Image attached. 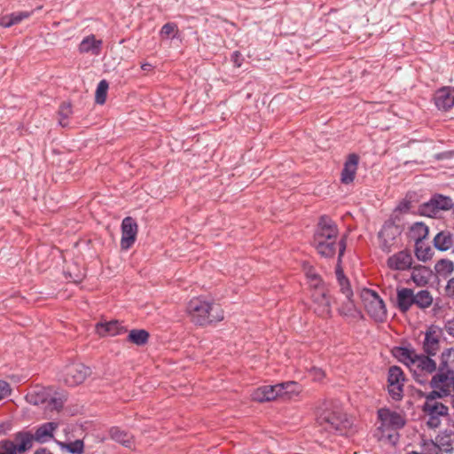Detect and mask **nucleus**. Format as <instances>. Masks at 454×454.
<instances>
[{
  "label": "nucleus",
  "mask_w": 454,
  "mask_h": 454,
  "mask_svg": "<svg viewBox=\"0 0 454 454\" xmlns=\"http://www.w3.org/2000/svg\"><path fill=\"white\" fill-rule=\"evenodd\" d=\"M393 355L410 370L415 381L419 384H427L430 376L437 370L434 356L418 353L411 347L395 348Z\"/></svg>",
  "instance_id": "nucleus-1"
},
{
  "label": "nucleus",
  "mask_w": 454,
  "mask_h": 454,
  "mask_svg": "<svg viewBox=\"0 0 454 454\" xmlns=\"http://www.w3.org/2000/svg\"><path fill=\"white\" fill-rule=\"evenodd\" d=\"M190 320L196 325L206 326L224 318V312L219 304L203 297L192 298L186 306Z\"/></svg>",
  "instance_id": "nucleus-2"
},
{
  "label": "nucleus",
  "mask_w": 454,
  "mask_h": 454,
  "mask_svg": "<svg viewBox=\"0 0 454 454\" xmlns=\"http://www.w3.org/2000/svg\"><path fill=\"white\" fill-rule=\"evenodd\" d=\"M379 426L376 436L380 441H387L395 444L398 439L397 431L405 425L403 415L389 409L378 411Z\"/></svg>",
  "instance_id": "nucleus-3"
},
{
  "label": "nucleus",
  "mask_w": 454,
  "mask_h": 454,
  "mask_svg": "<svg viewBox=\"0 0 454 454\" xmlns=\"http://www.w3.org/2000/svg\"><path fill=\"white\" fill-rule=\"evenodd\" d=\"M360 298L364 310L372 319L376 322L386 321V304L375 291L364 288L360 293Z\"/></svg>",
  "instance_id": "nucleus-4"
},
{
  "label": "nucleus",
  "mask_w": 454,
  "mask_h": 454,
  "mask_svg": "<svg viewBox=\"0 0 454 454\" xmlns=\"http://www.w3.org/2000/svg\"><path fill=\"white\" fill-rule=\"evenodd\" d=\"M339 231L335 223L328 216L320 217L317 231L314 234V247L318 254H329L331 249L325 246L323 240L338 239Z\"/></svg>",
  "instance_id": "nucleus-5"
},
{
  "label": "nucleus",
  "mask_w": 454,
  "mask_h": 454,
  "mask_svg": "<svg viewBox=\"0 0 454 454\" xmlns=\"http://www.w3.org/2000/svg\"><path fill=\"white\" fill-rule=\"evenodd\" d=\"M30 436L18 432L12 440L2 441V454H21L31 450Z\"/></svg>",
  "instance_id": "nucleus-6"
},
{
  "label": "nucleus",
  "mask_w": 454,
  "mask_h": 454,
  "mask_svg": "<svg viewBox=\"0 0 454 454\" xmlns=\"http://www.w3.org/2000/svg\"><path fill=\"white\" fill-rule=\"evenodd\" d=\"M452 200L440 194L433 196L429 201L420 207V213L428 217H435L441 211H446L452 207Z\"/></svg>",
  "instance_id": "nucleus-7"
},
{
  "label": "nucleus",
  "mask_w": 454,
  "mask_h": 454,
  "mask_svg": "<svg viewBox=\"0 0 454 454\" xmlns=\"http://www.w3.org/2000/svg\"><path fill=\"white\" fill-rule=\"evenodd\" d=\"M90 373V367L82 364H73L66 367L63 380L67 385L74 387L82 383Z\"/></svg>",
  "instance_id": "nucleus-8"
},
{
  "label": "nucleus",
  "mask_w": 454,
  "mask_h": 454,
  "mask_svg": "<svg viewBox=\"0 0 454 454\" xmlns=\"http://www.w3.org/2000/svg\"><path fill=\"white\" fill-rule=\"evenodd\" d=\"M311 300L315 313L321 317H330L332 316V305L327 289H317L312 292Z\"/></svg>",
  "instance_id": "nucleus-9"
},
{
  "label": "nucleus",
  "mask_w": 454,
  "mask_h": 454,
  "mask_svg": "<svg viewBox=\"0 0 454 454\" xmlns=\"http://www.w3.org/2000/svg\"><path fill=\"white\" fill-rule=\"evenodd\" d=\"M343 417L344 416L339 412L325 410L317 417V423L324 427L325 430L341 431L342 428L347 427V420Z\"/></svg>",
  "instance_id": "nucleus-10"
},
{
  "label": "nucleus",
  "mask_w": 454,
  "mask_h": 454,
  "mask_svg": "<svg viewBox=\"0 0 454 454\" xmlns=\"http://www.w3.org/2000/svg\"><path fill=\"white\" fill-rule=\"evenodd\" d=\"M442 335V329L431 325L425 333V337L422 341V349L424 354L435 356L440 349V339Z\"/></svg>",
  "instance_id": "nucleus-11"
},
{
  "label": "nucleus",
  "mask_w": 454,
  "mask_h": 454,
  "mask_svg": "<svg viewBox=\"0 0 454 454\" xmlns=\"http://www.w3.org/2000/svg\"><path fill=\"white\" fill-rule=\"evenodd\" d=\"M138 226L136 221L127 216L121 223V247L124 250L129 249L137 239Z\"/></svg>",
  "instance_id": "nucleus-12"
},
{
  "label": "nucleus",
  "mask_w": 454,
  "mask_h": 454,
  "mask_svg": "<svg viewBox=\"0 0 454 454\" xmlns=\"http://www.w3.org/2000/svg\"><path fill=\"white\" fill-rule=\"evenodd\" d=\"M58 427L59 424L56 422H46L37 427L35 430V433H31L29 431L21 432L27 434L30 436V444L32 448L34 442L45 443L52 440L54 437L53 434L58 429Z\"/></svg>",
  "instance_id": "nucleus-13"
},
{
  "label": "nucleus",
  "mask_w": 454,
  "mask_h": 454,
  "mask_svg": "<svg viewBox=\"0 0 454 454\" xmlns=\"http://www.w3.org/2000/svg\"><path fill=\"white\" fill-rule=\"evenodd\" d=\"M401 231L398 226L393 223H386L379 232V244L383 251L389 252L390 248L395 244Z\"/></svg>",
  "instance_id": "nucleus-14"
},
{
  "label": "nucleus",
  "mask_w": 454,
  "mask_h": 454,
  "mask_svg": "<svg viewBox=\"0 0 454 454\" xmlns=\"http://www.w3.org/2000/svg\"><path fill=\"white\" fill-rule=\"evenodd\" d=\"M55 395L56 393L53 391V389L49 387L42 389L36 393L37 396L35 400H33V394H30L28 398H30V402H33L35 404L48 403V406L51 410L59 411L62 407L64 401L61 397H57Z\"/></svg>",
  "instance_id": "nucleus-15"
},
{
  "label": "nucleus",
  "mask_w": 454,
  "mask_h": 454,
  "mask_svg": "<svg viewBox=\"0 0 454 454\" xmlns=\"http://www.w3.org/2000/svg\"><path fill=\"white\" fill-rule=\"evenodd\" d=\"M432 389H439L442 391V395H449L452 390H454V379L450 377L446 371H440L439 372L432 375L429 378L428 382Z\"/></svg>",
  "instance_id": "nucleus-16"
},
{
  "label": "nucleus",
  "mask_w": 454,
  "mask_h": 454,
  "mask_svg": "<svg viewBox=\"0 0 454 454\" xmlns=\"http://www.w3.org/2000/svg\"><path fill=\"white\" fill-rule=\"evenodd\" d=\"M346 249V245L344 241H341L339 245V258L338 264L335 270V275L337 278L338 285L340 286V292L345 295V297H352L353 291L350 286V283L348 278L344 275L343 270L340 267V258L344 254Z\"/></svg>",
  "instance_id": "nucleus-17"
},
{
  "label": "nucleus",
  "mask_w": 454,
  "mask_h": 454,
  "mask_svg": "<svg viewBox=\"0 0 454 454\" xmlns=\"http://www.w3.org/2000/svg\"><path fill=\"white\" fill-rule=\"evenodd\" d=\"M282 387L279 384L262 386L253 392L252 399L260 403L273 401L280 396Z\"/></svg>",
  "instance_id": "nucleus-18"
},
{
  "label": "nucleus",
  "mask_w": 454,
  "mask_h": 454,
  "mask_svg": "<svg viewBox=\"0 0 454 454\" xmlns=\"http://www.w3.org/2000/svg\"><path fill=\"white\" fill-rule=\"evenodd\" d=\"M412 256L408 251H400L387 259V266L394 270H405L411 267Z\"/></svg>",
  "instance_id": "nucleus-19"
},
{
  "label": "nucleus",
  "mask_w": 454,
  "mask_h": 454,
  "mask_svg": "<svg viewBox=\"0 0 454 454\" xmlns=\"http://www.w3.org/2000/svg\"><path fill=\"white\" fill-rule=\"evenodd\" d=\"M434 103L438 109L447 111L454 106V88L443 87L434 94Z\"/></svg>",
  "instance_id": "nucleus-20"
},
{
  "label": "nucleus",
  "mask_w": 454,
  "mask_h": 454,
  "mask_svg": "<svg viewBox=\"0 0 454 454\" xmlns=\"http://www.w3.org/2000/svg\"><path fill=\"white\" fill-rule=\"evenodd\" d=\"M103 41L97 39L94 35L85 36L78 46L80 53H89L98 56L102 51Z\"/></svg>",
  "instance_id": "nucleus-21"
},
{
  "label": "nucleus",
  "mask_w": 454,
  "mask_h": 454,
  "mask_svg": "<svg viewBox=\"0 0 454 454\" xmlns=\"http://www.w3.org/2000/svg\"><path fill=\"white\" fill-rule=\"evenodd\" d=\"M359 157L355 154H349L341 172L340 180L343 184H350L354 181L357 166H358Z\"/></svg>",
  "instance_id": "nucleus-22"
},
{
  "label": "nucleus",
  "mask_w": 454,
  "mask_h": 454,
  "mask_svg": "<svg viewBox=\"0 0 454 454\" xmlns=\"http://www.w3.org/2000/svg\"><path fill=\"white\" fill-rule=\"evenodd\" d=\"M434 246L439 251H454V234L450 231H442L434 238Z\"/></svg>",
  "instance_id": "nucleus-23"
},
{
  "label": "nucleus",
  "mask_w": 454,
  "mask_h": 454,
  "mask_svg": "<svg viewBox=\"0 0 454 454\" xmlns=\"http://www.w3.org/2000/svg\"><path fill=\"white\" fill-rule=\"evenodd\" d=\"M96 332L99 336H115L126 332V329L118 321L98 323Z\"/></svg>",
  "instance_id": "nucleus-24"
},
{
  "label": "nucleus",
  "mask_w": 454,
  "mask_h": 454,
  "mask_svg": "<svg viewBox=\"0 0 454 454\" xmlns=\"http://www.w3.org/2000/svg\"><path fill=\"white\" fill-rule=\"evenodd\" d=\"M433 271L426 266L418 265L412 268L411 279L418 286H425L428 284Z\"/></svg>",
  "instance_id": "nucleus-25"
},
{
  "label": "nucleus",
  "mask_w": 454,
  "mask_h": 454,
  "mask_svg": "<svg viewBox=\"0 0 454 454\" xmlns=\"http://www.w3.org/2000/svg\"><path fill=\"white\" fill-rule=\"evenodd\" d=\"M398 308L402 312H406L414 305V292L409 288H402L396 295Z\"/></svg>",
  "instance_id": "nucleus-26"
},
{
  "label": "nucleus",
  "mask_w": 454,
  "mask_h": 454,
  "mask_svg": "<svg viewBox=\"0 0 454 454\" xmlns=\"http://www.w3.org/2000/svg\"><path fill=\"white\" fill-rule=\"evenodd\" d=\"M338 311L340 316L347 318L357 319L361 317V312L354 303L352 297H346V301L338 308Z\"/></svg>",
  "instance_id": "nucleus-27"
},
{
  "label": "nucleus",
  "mask_w": 454,
  "mask_h": 454,
  "mask_svg": "<svg viewBox=\"0 0 454 454\" xmlns=\"http://www.w3.org/2000/svg\"><path fill=\"white\" fill-rule=\"evenodd\" d=\"M439 371H454V348H447L440 356Z\"/></svg>",
  "instance_id": "nucleus-28"
},
{
  "label": "nucleus",
  "mask_w": 454,
  "mask_h": 454,
  "mask_svg": "<svg viewBox=\"0 0 454 454\" xmlns=\"http://www.w3.org/2000/svg\"><path fill=\"white\" fill-rule=\"evenodd\" d=\"M110 436L111 439L115 441L116 442H119L122 444L123 446L127 448H132L134 445V441L132 435H130L129 433L121 430L118 427H113L110 430Z\"/></svg>",
  "instance_id": "nucleus-29"
},
{
  "label": "nucleus",
  "mask_w": 454,
  "mask_h": 454,
  "mask_svg": "<svg viewBox=\"0 0 454 454\" xmlns=\"http://www.w3.org/2000/svg\"><path fill=\"white\" fill-rule=\"evenodd\" d=\"M434 270L437 277L447 278L454 271V262L449 259H441L436 262Z\"/></svg>",
  "instance_id": "nucleus-30"
},
{
  "label": "nucleus",
  "mask_w": 454,
  "mask_h": 454,
  "mask_svg": "<svg viewBox=\"0 0 454 454\" xmlns=\"http://www.w3.org/2000/svg\"><path fill=\"white\" fill-rule=\"evenodd\" d=\"M33 12H18L9 16L2 17V27H9L14 24L21 22L23 20L28 19Z\"/></svg>",
  "instance_id": "nucleus-31"
},
{
  "label": "nucleus",
  "mask_w": 454,
  "mask_h": 454,
  "mask_svg": "<svg viewBox=\"0 0 454 454\" xmlns=\"http://www.w3.org/2000/svg\"><path fill=\"white\" fill-rule=\"evenodd\" d=\"M433 301V296L427 290H420L417 294H414V304L419 309H425L429 308Z\"/></svg>",
  "instance_id": "nucleus-32"
},
{
  "label": "nucleus",
  "mask_w": 454,
  "mask_h": 454,
  "mask_svg": "<svg viewBox=\"0 0 454 454\" xmlns=\"http://www.w3.org/2000/svg\"><path fill=\"white\" fill-rule=\"evenodd\" d=\"M279 386L283 387L280 390L279 397H286L290 399L295 395H298L301 391V386L295 381L279 383Z\"/></svg>",
  "instance_id": "nucleus-33"
},
{
  "label": "nucleus",
  "mask_w": 454,
  "mask_h": 454,
  "mask_svg": "<svg viewBox=\"0 0 454 454\" xmlns=\"http://www.w3.org/2000/svg\"><path fill=\"white\" fill-rule=\"evenodd\" d=\"M306 277L311 293L317 292V289H326L320 276L315 271L314 269H308L306 271Z\"/></svg>",
  "instance_id": "nucleus-34"
},
{
  "label": "nucleus",
  "mask_w": 454,
  "mask_h": 454,
  "mask_svg": "<svg viewBox=\"0 0 454 454\" xmlns=\"http://www.w3.org/2000/svg\"><path fill=\"white\" fill-rule=\"evenodd\" d=\"M149 339V333L144 329H134L129 333L128 341L137 346L145 345Z\"/></svg>",
  "instance_id": "nucleus-35"
},
{
  "label": "nucleus",
  "mask_w": 454,
  "mask_h": 454,
  "mask_svg": "<svg viewBox=\"0 0 454 454\" xmlns=\"http://www.w3.org/2000/svg\"><path fill=\"white\" fill-rule=\"evenodd\" d=\"M424 411L428 414L443 417L448 414V407L439 402H426L424 404Z\"/></svg>",
  "instance_id": "nucleus-36"
},
{
  "label": "nucleus",
  "mask_w": 454,
  "mask_h": 454,
  "mask_svg": "<svg viewBox=\"0 0 454 454\" xmlns=\"http://www.w3.org/2000/svg\"><path fill=\"white\" fill-rule=\"evenodd\" d=\"M428 227L422 223H416L411 228V237L415 240V243L424 241L428 236Z\"/></svg>",
  "instance_id": "nucleus-37"
},
{
  "label": "nucleus",
  "mask_w": 454,
  "mask_h": 454,
  "mask_svg": "<svg viewBox=\"0 0 454 454\" xmlns=\"http://www.w3.org/2000/svg\"><path fill=\"white\" fill-rule=\"evenodd\" d=\"M415 254L419 261L427 262L433 256L431 247L424 241L415 243Z\"/></svg>",
  "instance_id": "nucleus-38"
},
{
  "label": "nucleus",
  "mask_w": 454,
  "mask_h": 454,
  "mask_svg": "<svg viewBox=\"0 0 454 454\" xmlns=\"http://www.w3.org/2000/svg\"><path fill=\"white\" fill-rule=\"evenodd\" d=\"M387 382L404 384V375L400 367L392 366L389 368Z\"/></svg>",
  "instance_id": "nucleus-39"
},
{
  "label": "nucleus",
  "mask_w": 454,
  "mask_h": 454,
  "mask_svg": "<svg viewBox=\"0 0 454 454\" xmlns=\"http://www.w3.org/2000/svg\"><path fill=\"white\" fill-rule=\"evenodd\" d=\"M107 90H108V82L106 80H102L98 84L97 90H96V102L98 104L103 105L106 102V95H107Z\"/></svg>",
  "instance_id": "nucleus-40"
},
{
  "label": "nucleus",
  "mask_w": 454,
  "mask_h": 454,
  "mask_svg": "<svg viewBox=\"0 0 454 454\" xmlns=\"http://www.w3.org/2000/svg\"><path fill=\"white\" fill-rule=\"evenodd\" d=\"M388 393L394 400H400L403 397V384L388 383Z\"/></svg>",
  "instance_id": "nucleus-41"
},
{
  "label": "nucleus",
  "mask_w": 454,
  "mask_h": 454,
  "mask_svg": "<svg viewBox=\"0 0 454 454\" xmlns=\"http://www.w3.org/2000/svg\"><path fill=\"white\" fill-rule=\"evenodd\" d=\"M440 446L433 441H424L422 444V454H439Z\"/></svg>",
  "instance_id": "nucleus-42"
},
{
  "label": "nucleus",
  "mask_w": 454,
  "mask_h": 454,
  "mask_svg": "<svg viewBox=\"0 0 454 454\" xmlns=\"http://www.w3.org/2000/svg\"><path fill=\"white\" fill-rule=\"evenodd\" d=\"M341 241H345L344 239H341L340 241L337 244V239H325L323 240V243L325 246H327L328 249H331V253L329 254H320L322 256H325V257H333L334 254H335V252H336V249H337V247H339V245ZM346 244V242H344Z\"/></svg>",
  "instance_id": "nucleus-43"
},
{
  "label": "nucleus",
  "mask_w": 454,
  "mask_h": 454,
  "mask_svg": "<svg viewBox=\"0 0 454 454\" xmlns=\"http://www.w3.org/2000/svg\"><path fill=\"white\" fill-rule=\"evenodd\" d=\"M61 445L71 453H82L84 447L83 442L81 440H76L69 443H62Z\"/></svg>",
  "instance_id": "nucleus-44"
},
{
  "label": "nucleus",
  "mask_w": 454,
  "mask_h": 454,
  "mask_svg": "<svg viewBox=\"0 0 454 454\" xmlns=\"http://www.w3.org/2000/svg\"><path fill=\"white\" fill-rule=\"evenodd\" d=\"M59 113L61 117L59 120V123L62 126H66L67 122L65 121V120L67 119L72 114L71 105L68 103H63L59 107Z\"/></svg>",
  "instance_id": "nucleus-45"
},
{
  "label": "nucleus",
  "mask_w": 454,
  "mask_h": 454,
  "mask_svg": "<svg viewBox=\"0 0 454 454\" xmlns=\"http://www.w3.org/2000/svg\"><path fill=\"white\" fill-rule=\"evenodd\" d=\"M309 376L314 381H321L325 377V372L321 368L313 366L309 370Z\"/></svg>",
  "instance_id": "nucleus-46"
},
{
  "label": "nucleus",
  "mask_w": 454,
  "mask_h": 454,
  "mask_svg": "<svg viewBox=\"0 0 454 454\" xmlns=\"http://www.w3.org/2000/svg\"><path fill=\"white\" fill-rule=\"evenodd\" d=\"M176 32L177 27L174 23L165 24L160 30V34L164 37H169L170 35H174Z\"/></svg>",
  "instance_id": "nucleus-47"
},
{
  "label": "nucleus",
  "mask_w": 454,
  "mask_h": 454,
  "mask_svg": "<svg viewBox=\"0 0 454 454\" xmlns=\"http://www.w3.org/2000/svg\"><path fill=\"white\" fill-rule=\"evenodd\" d=\"M444 294L449 299L454 301V277L450 278L444 287Z\"/></svg>",
  "instance_id": "nucleus-48"
},
{
  "label": "nucleus",
  "mask_w": 454,
  "mask_h": 454,
  "mask_svg": "<svg viewBox=\"0 0 454 454\" xmlns=\"http://www.w3.org/2000/svg\"><path fill=\"white\" fill-rule=\"evenodd\" d=\"M427 427L430 428H437L441 424V417L433 415V414H428V413H427Z\"/></svg>",
  "instance_id": "nucleus-49"
},
{
  "label": "nucleus",
  "mask_w": 454,
  "mask_h": 454,
  "mask_svg": "<svg viewBox=\"0 0 454 454\" xmlns=\"http://www.w3.org/2000/svg\"><path fill=\"white\" fill-rule=\"evenodd\" d=\"M443 396H447L446 395H442V391L439 389H433L430 393H428L426 396L427 401L429 402L432 400V402H436V398H442Z\"/></svg>",
  "instance_id": "nucleus-50"
},
{
  "label": "nucleus",
  "mask_w": 454,
  "mask_h": 454,
  "mask_svg": "<svg viewBox=\"0 0 454 454\" xmlns=\"http://www.w3.org/2000/svg\"><path fill=\"white\" fill-rule=\"evenodd\" d=\"M443 329L450 336L454 337V317L445 323Z\"/></svg>",
  "instance_id": "nucleus-51"
},
{
  "label": "nucleus",
  "mask_w": 454,
  "mask_h": 454,
  "mask_svg": "<svg viewBox=\"0 0 454 454\" xmlns=\"http://www.w3.org/2000/svg\"><path fill=\"white\" fill-rule=\"evenodd\" d=\"M12 388L9 384L2 381V399L11 395Z\"/></svg>",
  "instance_id": "nucleus-52"
},
{
  "label": "nucleus",
  "mask_w": 454,
  "mask_h": 454,
  "mask_svg": "<svg viewBox=\"0 0 454 454\" xmlns=\"http://www.w3.org/2000/svg\"><path fill=\"white\" fill-rule=\"evenodd\" d=\"M14 408V404L12 402L5 403L4 405H2V411L4 409V411H12Z\"/></svg>",
  "instance_id": "nucleus-53"
},
{
  "label": "nucleus",
  "mask_w": 454,
  "mask_h": 454,
  "mask_svg": "<svg viewBox=\"0 0 454 454\" xmlns=\"http://www.w3.org/2000/svg\"><path fill=\"white\" fill-rule=\"evenodd\" d=\"M34 454H52L50 450L45 448L37 450Z\"/></svg>",
  "instance_id": "nucleus-54"
},
{
  "label": "nucleus",
  "mask_w": 454,
  "mask_h": 454,
  "mask_svg": "<svg viewBox=\"0 0 454 454\" xmlns=\"http://www.w3.org/2000/svg\"><path fill=\"white\" fill-rule=\"evenodd\" d=\"M398 208L402 210H408L409 209V202H403L399 205Z\"/></svg>",
  "instance_id": "nucleus-55"
},
{
  "label": "nucleus",
  "mask_w": 454,
  "mask_h": 454,
  "mask_svg": "<svg viewBox=\"0 0 454 454\" xmlns=\"http://www.w3.org/2000/svg\"><path fill=\"white\" fill-rule=\"evenodd\" d=\"M150 67H151V65H150V64H148V63L143 64V65L141 66V68H142L143 70H149V69H150Z\"/></svg>",
  "instance_id": "nucleus-56"
},
{
  "label": "nucleus",
  "mask_w": 454,
  "mask_h": 454,
  "mask_svg": "<svg viewBox=\"0 0 454 454\" xmlns=\"http://www.w3.org/2000/svg\"><path fill=\"white\" fill-rule=\"evenodd\" d=\"M10 428H11V425L10 424H8L6 427L4 424H2V431L3 430H9Z\"/></svg>",
  "instance_id": "nucleus-57"
},
{
  "label": "nucleus",
  "mask_w": 454,
  "mask_h": 454,
  "mask_svg": "<svg viewBox=\"0 0 454 454\" xmlns=\"http://www.w3.org/2000/svg\"><path fill=\"white\" fill-rule=\"evenodd\" d=\"M443 450H444L445 452H450V451L451 450V448H448V447H446V448H444V449H443Z\"/></svg>",
  "instance_id": "nucleus-58"
},
{
  "label": "nucleus",
  "mask_w": 454,
  "mask_h": 454,
  "mask_svg": "<svg viewBox=\"0 0 454 454\" xmlns=\"http://www.w3.org/2000/svg\"><path fill=\"white\" fill-rule=\"evenodd\" d=\"M408 454H422V453H419V452H418V451H411V452H410V453H408Z\"/></svg>",
  "instance_id": "nucleus-59"
},
{
  "label": "nucleus",
  "mask_w": 454,
  "mask_h": 454,
  "mask_svg": "<svg viewBox=\"0 0 454 454\" xmlns=\"http://www.w3.org/2000/svg\"><path fill=\"white\" fill-rule=\"evenodd\" d=\"M452 440H454V434H452Z\"/></svg>",
  "instance_id": "nucleus-60"
}]
</instances>
